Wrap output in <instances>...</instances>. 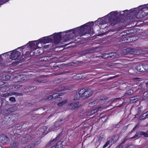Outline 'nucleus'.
I'll use <instances>...</instances> for the list:
<instances>
[{
    "label": "nucleus",
    "mask_w": 148,
    "mask_h": 148,
    "mask_svg": "<svg viewBox=\"0 0 148 148\" xmlns=\"http://www.w3.org/2000/svg\"><path fill=\"white\" fill-rule=\"evenodd\" d=\"M17 131V130L15 128L13 129V130L10 131V134L13 136H16L17 135L16 134Z\"/></svg>",
    "instance_id": "36"
},
{
    "label": "nucleus",
    "mask_w": 148,
    "mask_h": 148,
    "mask_svg": "<svg viewBox=\"0 0 148 148\" xmlns=\"http://www.w3.org/2000/svg\"><path fill=\"white\" fill-rule=\"evenodd\" d=\"M139 99V97L138 96L130 98V102H137Z\"/></svg>",
    "instance_id": "34"
},
{
    "label": "nucleus",
    "mask_w": 148,
    "mask_h": 148,
    "mask_svg": "<svg viewBox=\"0 0 148 148\" xmlns=\"http://www.w3.org/2000/svg\"><path fill=\"white\" fill-rule=\"evenodd\" d=\"M133 48H127L126 49H125L127 54H133Z\"/></svg>",
    "instance_id": "39"
},
{
    "label": "nucleus",
    "mask_w": 148,
    "mask_h": 148,
    "mask_svg": "<svg viewBox=\"0 0 148 148\" xmlns=\"http://www.w3.org/2000/svg\"><path fill=\"white\" fill-rule=\"evenodd\" d=\"M29 53H30V52L28 51H26L25 54L24 58L23 57V54L20 58V62H21L24 61L26 60H28L29 59H28V58L30 56V54H29Z\"/></svg>",
    "instance_id": "14"
},
{
    "label": "nucleus",
    "mask_w": 148,
    "mask_h": 148,
    "mask_svg": "<svg viewBox=\"0 0 148 148\" xmlns=\"http://www.w3.org/2000/svg\"><path fill=\"white\" fill-rule=\"evenodd\" d=\"M21 86H22L21 85H16V86L15 87V88H16L17 89L20 88Z\"/></svg>",
    "instance_id": "64"
},
{
    "label": "nucleus",
    "mask_w": 148,
    "mask_h": 148,
    "mask_svg": "<svg viewBox=\"0 0 148 148\" xmlns=\"http://www.w3.org/2000/svg\"><path fill=\"white\" fill-rule=\"evenodd\" d=\"M62 142L61 141H58L56 145L52 147L51 148H62Z\"/></svg>",
    "instance_id": "25"
},
{
    "label": "nucleus",
    "mask_w": 148,
    "mask_h": 148,
    "mask_svg": "<svg viewBox=\"0 0 148 148\" xmlns=\"http://www.w3.org/2000/svg\"><path fill=\"white\" fill-rule=\"evenodd\" d=\"M138 127V125H136L133 128V129L131 130V132H134L135 130V129Z\"/></svg>",
    "instance_id": "62"
},
{
    "label": "nucleus",
    "mask_w": 148,
    "mask_h": 148,
    "mask_svg": "<svg viewBox=\"0 0 148 148\" xmlns=\"http://www.w3.org/2000/svg\"><path fill=\"white\" fill-rule=\"evenodd\" d=\"M98 102H90L88 105L89 107H93L96 106L98 104Z\"/></svg>",
    "instance_id": "42"
},
{
    "label": "nucleus",
    "mask_w": 148,
    "mask_h": 148,
    "mask_svg": "<svg viewBox=\"0 0 148 148\" xmlns=\"http://www.w3.org/2000/svg\"><path fill=\"white\" fill-rule=\"evenodd\" d=\"M125 32H122L119 34V36L120 37L125 36L126 35Z\"/></svg>",
    "instance_id": "51"
},
{
    "label": "nucleus",
    "mask_w": 148,
    "mask_h": 148,
    "mask_svg": "<svg viewBox=\"0 0 148 148\" xmlns=\"http://www.w3.org/2000/svg\"><path fill=\"white\" fill-rule=\"evenodd\" d=\"M108 60H112L116 57V54L115 53H108Z\"/></svg>",
    "instance_id": "27"
},
{
    "label": "nucleus",
    "mask_w": 148,
    "mask_h": 148,
    "mask_svg": "<svg viewBox=\"0 0 148 148\" xmlns=\"http://www.w3.org/2000/svg\"><path fill=\"white\" fill-rule=\"evenodd\" d=\"M144 91L148 93V87H146V88L144 89Z\"/></svg>",
    "instance_id": "61"
},
{
    "label": "nucleus",
    "mask_w": 148,
    "mask_h": 148,
    "mask_svg": "<svg viewBox=\"0 0 148 148\" xmlns=\"http://www.w3.org/2000/svg\"><path fill=\"white\" fill-rule=\"evenodd\" d=\"M104 137V135L103 133H100L99 135L98 138L97 139V142H98L99 143L103 140Z\"/></svg>",
    "instance_id": "24"
},
{
    "label": "nucleus",
    "mask_w": 148,
    "mask_h": 148,
    "mask_svg": "<svg viewBox=\"0 0 148 148\" xmlns=\"http://www.w3.org/2000/svg\"><path fill=\"white\" fill-rule=\"evenodd\" d=\"M101 49L99 47H93V48H88L80 52V54L85 55L87 54L92 53L94 52H99Z\"/></svg>",
    "instance_id": "5"
},
{
    "label": "nucleus",
    "mask_w": 148,
    "mask_h": 148,
    "mask_svg": "<svg viewBox=\"0 0 148 148\" xmlns=\"http://www.w3.org/2000/svg\"><path fill=\"white\" fill-rule=\"evenodd\" d=\"M8 99L12 102H15L16 101L15 98L14 97H11L8 98Z\"/></svg>",
    "instance_id": "53"
},
{
    "label": "nucleus",
    "mask_w": 148,
    "mask_h": 148,
    "mask_svg": "<svg viewBox=\"0 0 148 148\" xmlns=\"http://www.w3.org/2000/svg\"><path fill=\"white\" fill-rule=\"evenodd\" d=\"M29 45L30 47H34L35 46H36L37 44L36 41H34L29 42L25 46H26V45L28 46Z\"/></svg>",
    "instance_id": "26"
},
{
    "label": "nucleus",
    "mask_w": 148,
    "mask_h": 148,
    "mask_svg": "<svg viewBox=\"0 0 148 148\" xmlns=\"http://www.w3.org/2000/svg\"><path fill=\"white\" fill-rule=\"evenodd\" d=\"M38 48H36L35 49H33L31 50V52H30V56H37L39 54H40L41 53V52L40 51H39L38 52H36V51L37 50Z\"/></svg>",
    "instance_id": "20"
},
{
    "label": "nucleus",
    "mask_w": 148,
    "mask_h": 148,
    "mask_svg": "<svg viewBox=\"0 0 148 148\" xmlns=\"http://www.w3.org/2000/svg\"><path fill=\"white\" fill-rule=\"evenodd\" d=\"M81 102H72L71 103L69 104L68 106L69 108L73 110L75 108H77L79 107L80 106V104L79 103Z\"/></svg>",
    "instance_id": "12"
},
{
    "label": "nucleus",
    "mask_w": 148,
    "mask_h": 148,
    "mask_svg": "<svg viewBox=\"0 0 148 148\" xmlns=\"http://www.w3.org/2000/svg\"><path fill=\"white\" fill-rule=\"evenodd\" d=\"M66 121L65 119H60L55 122L54 125V126L56 128L59 127L63 125Z\"/></svg>",
    "instance_id": "13"
},
{
    "label": "nucleus",
    "mask_w": 148,
    "mask_h": 148,
    "mask_svg": "<svg viewBox=\"0 0 148 148\" xmlns=\"http://www.w3.org/2000/svg\"><path fill=\"white\" fill-rule=\"evenodd\" d=\"M62 33V32L58 33H55L53 35L44 37L39 40V42L45 44L53 42L56 43H58L61 40L62 36L61 34Z\"/></svg>",
    "instance_id": "3"
},
{
    "label": "nucleus",
    "mask_w": 148,
    "mask_h": 148,
    "mask_svg": "<svg viewBox=\"0 0 148 148\" xmlns=\"http://www.w3.org/2000/svg\"><path fill=\"white\" fill-rule=\"evenodd\" d=\"M105 18L102 17L98 19V20H100L99 24L100 25H103L105 24L106 22V21H105Z\"/></svg>",
    "instance_id": "40"
},
{
    "label": "nucleus",
    "mask_w": 148,
    "mask_h": 148,
    "mask_svg": "<svg viewBox=\"0 0 148 148\" xmlns=\"http://www.w3.org/2000/svg\"><path fill=\"white\" fill-rule=\"evenodd\" d=\"M92 93L90 89H85L82 88L79 91V94L81 95V97L83 99L91 96Z\"/></svg>",
    "instance_id": "6"
},
{
    "label": "nucleus",
    "mask_w": 148,
    "mask_h": 148,
    "mask_svg": "<svg viewBox=\"0 0 148 148\" xmlns=\"http://www.w3.org/2000/svg\"><path fill=\"white\" fill-rule=\"evenodd\" d=\"M26 90L28 89L29 91H32L36 89L37 87L35 86H28L26 88Z\"/></svg>",
    "instance_id": "31"
},
{
    "label": "nucleus",
    "mask_w": 148,
    "mask_h": 148,
    "mask_svg": "<svg viewBox=\"0 0 148 148\" xmlns=\"http://www.w3.org/2000/svg\"><path fill=\"white\" fill-rule=\"evenodd\" d=\"M133 54L141 55L142 54V50L138 48L133 49Z\"/></svg>",
    "instance_id": "19"
},
{
    "label": "nucleus",
    "mask_w": 148,
    "mask_h": 148,
    "mask_svg": "<svg viewBox=\"0 0 148 148\" xmlns=\"http://www.w3.org/2000/svg\"><path fill=\"white\" fill-rule=\"evenodd\" d=\"M126 35H127L128 34H129L130 33H132V32H131V30H126L125 31Z\"/></svg>",
    "instance_id": "55"
},
{
    "label": "nucleus",
    "mask_w": 148,
    "mask_h": 148,
    "mask_svg": "<svg viewBox=\"0 0 148 148\" xmlns=\"http://www.w3.org/2000/svg\"><path fill=\"white\" fill-rule=\"evenodd\" d=\"M40 143V141L38 140L34 141L32 143L30 144L28 146L24 148H34L36 146H37Z\"/></svg>",
    "instance_id": "16"
},
{
    "label": "nucleus",
    "mask_w": 148,
    "mask_h": 148,
    "mask_svg": "<svg viewBox=\"0 0 148 148\" xmlns=\"http://www.w3.org/2000/svg\"><path fill=\"white\" fill-rule=\"evenodd\" d=\"M31 140H32L31 136L29 135H28L26 137L22 138L21 141V143L22 144H25L28 141H30Z\"/></svg>",
    "instance_id": "15"
},
{
    "label": "nucleus",
    "mask_w": 148,
    "mask_h": 148,
    "mask_svg": "<svg viewBox=\"0 0 148 148\" xmlns=\"http://www.w3.org/2000/svg\"><path fill=\"white\" fill-rule=\"evenodd\" d=\"M10 140L9 138L5 134H1L0 135V142L3 145L8 144Z\"/></svg>",
    "instance_id": "8"
},
{
    "label": "nucleus",
    "mask_w": 148,
    "mask_h": 148,
    "mask_svg": "<svg viewBox=\"0 0 148 148\" xmlns=\"http://www.w3.org/2000/svg\"><path fill=\"white\" fill-rule=\"evenodd\" d=\"M108 117L107 116H104L101 117L100 119H101V121L103 122H104L107 121L108 120Z\"/></svg>",
    "instance_id": "46"
},
{
    "label": "nucleus",
    "mask_w": 148,
    "mask_h": 148,
    "mask_svg": "<svg viewBox=\"0 0 148 148\" xmlns=\"http://www.w3.org/2000/svg\"><path fill=\"white\" fill-rule=\"evenodd\" d=\"M116 137V136L115 135L113 136L112 137L108 140L109 141H110V142L112 144L115 143L116 142V139L115 138V137Z\"/></svg>",
    "instance_id": "37"
},
{
    "label": "nucleus",
    "mask_w": 148,
    "mask_h": 148,
    "mask_svg": "<svg viewBox=\"0 0 148 148\" xmlns=\"http://www.w3.org/2000/svg\"><path fill=\"white\" fill-rule=\"evenodd\" d=\"M57 96H58L57 97H54V99H53V101H54V102H55V101H60L61 100V99H62V98L61 97H60L59 96V95H57Z\"/></svg>",
    "instance_id": "44"
},
{
    "label": "nucleus",
    "mask_w": 148,
    "mask_h": 148,
    "mask_svg": "<svg viewBox=\"0 0 148 148\" xmlns=\"http://www.w3.org/2000/svg\"><path fill=\"white\" fill-rule=\"evenodd\" d=\"M107 108V107L103 105L97 107L95 109L91 110L87 112V115L88 116H91L95 114L97 111H101L102 109H105Z\"/></svg>",
    "instance_id": "7"
},
{
    "label": "nucleus",
    "mask_w": 148,
    "mask_h": 148,
    "mask_svg": "<svg viewBox=\"0 0 148 148\" xmlns=\"http://www.w3.org/2000/svg\"><path fill=\"white\" fill-rule=\"evenodd\" d=\"M122 62L121 60H118L116 61V62H114L115 66L118 65H122L121 62Z\"/></svg>",
    "instance_id": "49"
},
{
    "label": "nucleus",
    "mask_w": 148,
    "mask_h": 148,
    "mask_svg": "<svg viewBox=\"0 0 148 148\" xmlns=\"http://www.w3.org/2000/svg\"><path fill=\"white\" fill-rule=\"evenodd\" d=\"M11 95L10 93H5L3 95V96L5 98H2L0 99L1 100V102H8V98L7 97L9 95Z\"/></svg>",
    "instance_id": "21"
},
{
    "label": "nucleus",
    "mask_w": 148,
    "mask_h": 148,
    "mask_svg": "<svg viewBox=\"0 0 148 148\" xmlns=\"http://www.w3.org/2000/svg\"><path fill=\"white\" fill-rule=\"evenodd\" d=\"M120 14L118 15V13L116 11L112 12L108 14V20L110 23L112 25H114L120 22H122L123 20L125 19L126 16L131 17V16L134 15L135 17L137 18H140L144 17L147 15L145 13L143 12L140 10L136 13L135 10L129 12L127 10L120 12Z\"/></svg>",
    "instance_id": "1"
},
{
    "label": "nucleus",
    "mask_w": 148,
    "mask_h": 148,
    "mask_svg": "<svg viewBox=\"0 0 148 148\" xmlns=\"http://www.w3.org/2000/svg\"><path fill=\"white\" fill-rule=\"evenodd\" d=\"M21 56V53L16 50H14L10 55V58L12 60H16Z\"/></svg>",
    "instance_id": "10"
},
{
    "label": "nucleus",
    "mask_w": 148,
    "mask_h": 148,
    "mask_svg": "<svg viewBox=\"0 0 148 148\" xmlns=\"http://www.w3.org/2000/svg\"><path fill=\"white\" fill-rule=\"evenodd\" d=\"M14 95H16L17 96H22L23 95V94L22 93L14 92Z\"/></svg>",
    "instance_id": "56"
},
{
    "label": "nucleus",
    "mask_w": 148,
    "mask_h": 148,
    "mask_svg": "<svg viewBox=\"0 0 148 148\" xmlns=\"http://www.w3.org/2000/svg\"><path fill=\"white\" fill-rule=\"evenodd\" d=\"M140 10L143 12H144V13H145V14L146 15L148 13V7L146 6L142 8Z\"/></svg>",
    "instance_id": "35"
},
{
    "label": "nucleus",
    "mask_w": 148,
    "mask_h": 148,
    "mask_svg": "<svg viewBox=\"0 0 148 148\" xmlns=\"http://www.w3.org/2000/svg\"><path fill=\"white\" fill-rule=\"evenodd\" d=\"M10 145L12 148H17L19 146V144L18 143L13 142L11 143Z\"/></svg>",
    "instance_id": "32"
},
{
    "label": "nucleus",
    "mask_w": 148,
    "mask_h": 148,
    "mask_svg": "<svg viewBox=\"0 0 148 148\" xmlns=\"http://www.w3.org/2000/svg\"><path fill=\"white\" fill-rule=\"evenodd\" d=\"M81 97V95L79 94V91L78 93L75 92L74 93V96L73 97V99L71 101H76L79 99Z\"/></svg>",
    "instance_id": "22"
},
{
    "label": "nucleus",
    "mask_w": 148,
    "mask_h": 148,
    "mask_svg": "<svg viewBox=\"0 0 148 148\" xmlns=\"http://www.w3.org/2000/svg\"><path fill=\"white\" fill-rule=\"evenodd\" d=\"M107 32H104V33H103L99 34V35H98V36H102L103 35H104L106 34H107Z\"/></svg>",
    "instance_id": "63"
},
{
    "label": "nucleus",
    "mask_w": 148,
    "mask_h": 148,
    "mask_svg": "<svg viewBox=\"0 0 148 148\" xmlns=\"http://www.w3.org/2000/svg\"><path fill=\"white\" fill-rule=\"evenodd\" d=\"M57 93H54L53 95H51L44 97L42 98L41 99V100L42 101H47L52 100V101H53V99H54V98L58 96H57Z\"/></svg>",
    "instance_id": "11"
},
{
    "label": "nucleus",
    "mask_w": 148,
    "mask_h": 148,
    "mask_svg": "<svg viewBox=\"0 0 148 148\" xmlns=\"http://www.w3.org/2000/svg\"><path fill=\"white\" fill-rule=\"evenodd\" d=\"M110 141H109L108 140L107 141L106 143L103 146V148H106V147H107L108 146V145L110 144Z\"/></svg>",
    "instance_id": "52"
},
{
    "label": "nucleus",
    "mask_w": 148,
    "mask_h": 148,
    "mask_svg": "<svg viewBox=\"0 0 148 148\" xmlns=\"http://www.w3.org/2000/svg\"><path fill=\"white\" fill-rule=\"evenodd\" d=\"M66 103V102H59V103L58 104V106H62Z\"/></svg>",
    "instance_id": "58"
},
{
    "label": "nucleus",
    "mask_w": 148,
    "mask_h": 148,
    "mask_svg": "<svg viewBox=\"0 0 148 148\" xmlns=\"http://www.w3.org/2000/svg\"><path fill=\"white\" fill-rule=\"evenodd\" d=\"M25 124H17L15 125V128L17 130H19L21 128L22 129H25V127H23L24 125Z\"/></svg>",
    "instance_id": "29"
},
{
    "label": "nucleus",
    "mask_w": 148,
    "mask_h": 148,
    "mask_svg": "<svg viewBox=\"0 0 148 148\" xmlns=\"http://www.w3.org/2000/svg\"><path fill=\"white\" fill-rule=\"evenodd\" d=\"M128 137H127L126 136L125 138L124 139L123 141L122 142L123 143H124L127 140H128Z\"/></svg>",
    "instance_id": "59"
},
{
    "label": "nucleus",
    "mask_w": 148,
    "mask_h": 148,
    "mask_svg": "<svg viewBox=\"0 0 148 148\" xmlns=\"http://www.w3.org/2000/svg\"><path fill=\"white\" fill-rule=\"evenodd\" d=\"M136 69L138 71L140 72H143L145 71L144 68V63L136 65Z\"/></svg>",
    "instance_id": "17"
},
{
    "label": "nucleus",
    "mask_w": 148,
    "mask_h": 148,
    "mask_svg": "<svg viewBox=\"0 0 148 148\" xmlns=\"http://www.w3.org/2000/svg\"><path fill=\"white\" fill-rule=\"evenodd\" d=\"M146 117L148 118V111L146 113H143L141 115L139 118L140 119H143Z\"/></svg>",
    "instance_id": "38"
},
{
    "label": "nucleus",
    "mask_w": 148,
    "mask_h": 148,
    "mask_svg": "<svg viewBox=\"0 0 148 148\" xmlns=\"http://www.w3.org/2000/svg\"><path fill=\"white\" fill-rule=\"evenodd\" d=\"M66 89V88L63 86L60 85L58 88H56V90L58 92H60L65 90Z\"/></svg>",
    "instance_id": "33"
},
{
    "label": "nucleus",
    "mask_w": 148,
    "mask_h": 148,
    "mask_svg": "<svg viewBox=\"0 0 148 148\" xmlns=\"http://www.w3.org/2000/svg\"><path fill=\"white\" fill-rule=\"evenodd\" d=\"M63 132H60L59 134L56 137V138H55L53 139L50 142V143H51L53 142L56 141L57 140H59L60 138V137L63 135Z\"/></svg>",
    "instance_id": "30"
},
{
    "label": "nucleus",
    "mask_w": 148,
    "mask_h": 148,
    "mask_svg": "<svg viewBox=\"0 0 148 148\" xmlns=\"http://www.w3.org/2000/svg\"><path fill=\"white\" fill-rule=\"evenodd\" d=\"M15 78L18 79V82H22L24 80V77H21V76L20 75L16 77Z\"/></svg>",
    "instance_id": "43"
},
{
    "label": "nucleus",
    "mask_w": 148,
    "mask_h": 148,
    "mask_svg": "<svg viewBox=\"0 0 148 148\" xmlns=\"http://www.w3.org/2000/svg\"><path fill=\"white\" fill-rule=\"evenodd\" d=\"M47 126H43L38 129L37 131V133H39V134H43L47 131Z\"/></svg>",
    "instance_id": "18"
},
{
    "label": "nucleus",
    "mask_w": 148,
    "mask_h": 148,
    "mask_svg": "<svg viewBox=\"0 0 148 148\" xmlns=\"http://www.w3.org/2000/svg\"><path fill=\"white\" fill-rule=\"evenodd\" d=\"M45 82V79H44L42 78H40L34 80V81L33 82L34 83H36L37 82H38L39 83H44Z\"/></svg>",
    "instance_id": "28"
},
{
    "label": "nucleus",
    "mask_w": 148,
    "mask_h": 148,
    "mask_svg": "<svg viewBox=\"0 0 148 148\" xmlns=\"http://www.w3.org/2000/svg\"><path fill=\"white\" fill-rule=\"evenodd\" d=\"M133 91L131 89H129L127 90V92L125 93L124 96H126V95H129L133 93Z\"/></svg>",
    "instance_id": "41"
},
{
    "label": "nucleus",
    "mask_w": 148,
    "mask_h": 148,
    "mask_svg": "<svg viewBox=\"0 0 148 148\" xmlns=\"http://www.w3.org/2000/svg\"><path fill=\"white\" fill-rule=\"evenodd\" d=\"M9 102H1V107L3 108H8L3 110V114L4 116H8L12 112H14L17 110V105L16 104H10Z\"/></svg>",
    "instance_id": "4"
},
{
    "label": "nucleus",
    "mask_w": 148,
    "mask_h": 148,
    "mask_svg": "<svg viewBox=\"0 0 148 148\" xmlns=\"http://www.w3.org/2000/svg\"><path fill=\"white\" fill-rule=\"evenodd\" d=\"M142 136H143L144 137L146 138L148 137V131L147 132H144L139 131L136 132L135 134L131 138V139H134L137 138V139L141 137Z\"/></svg>",
    "instance_id": "9"
},
{
    "label": "nucleus",
    "mask_w": 148,
    "mask_h": 148,
    "mask_svg": "<svg viewBox=\"0 0 148 148\" xmlns=\"http://www.w3.org/2000/svg\"><path fill=\"white\" fill-rule=\"evenodd\" d=\"M142 54L145 55V54H148V51L145 50V51H142Z\"/></svg>",
    "instance_id": "57"
},
{
    "label": "nucleus",
    "mask_w": 148,
    "mask_h": 148,
    "mask_svg": "<svg viewBox=\"0 0 148 148\" xmlns=\"http://www.w3.org/2000/svg\"><path fill=\"white\" fill-rule=\"evenodd\" d=\"M108 98V97H101L100 98V101H105L106 100H107Z\"/></svg>",
    "instance_id": "50"
},
{
    "label": "nucleus",
    "mask_w": 148,
    "mask_h": 148,
    "mask_svg": "<svg viewBox=\"0 0 148 148\" xmlns=\"http://www.w3.org/2000/svg\"><path fill=\"white\" fill-rule=\"evenodd\" d=\"M143 96H145L148 98V93L146 92H144L143 94Z\"/></svg>",
    "instance_id": "60"
},
{
    "label": "nucleus",
    "mask_w": 148,
    "mask_h": 148,
    "mask_svg": "<svg viewBox=\"0 0 148 148\" xmlns=\"http://www.w3.org/2000/svg\"><path fill=\"white\" fill-rule=\"evenodd\" d=\"M144 68L145 71L147 72L148 71V64L144 63Z\"/></svg>",
    "instance_id": "48"
},
{
    "label": "nucleus",
    "mask_w": 148,
    "mask_h": 148,
    "mask_svg": "<svg viewBox=\"0 0 148 148\" xmlns=\"http://www.w3.org/2000/svg\"><path fill=\"white\" fill-rule=\"evenodd\" d=\"M5 80H7L10 79V76L8 75H5Z\"/></svg>",
    "instance_id": "54"
},
{
    "label": "nucleus",
    "mask_w": 148,
    "mask_h": 148,
    "mask_svg": "<svg viewBox=\"0 0 148 148\" xmlns=\"http://www.w3.org/2000/svg\"><path fill=\"white\" fill-rule=\"evenodd\" d=\"M102 58L104 59H107L108 60V53H104L102 55V56H101Z\"/></svg>",
    "instance_id": "47"
},
{
    "label": "nucleus",
    "mask_w": 148,
    "mask_h": 148,
    "mask_svg": "<svg viewBox=\"0 0 148 148\" xmlns=\"http://www.w3.org/2000/svg\"><path fill=\"white\" fill-rule=\"evenodd\" d=\"M124 97H122L121 98H116L110 100V101H111V102H113L114 101H116L118 100L121 101H127L129 99L128 98H125V99H124Z\"/></svg>",
    "instance_id": "23"
},
{
    "label": "nucleus",
    "mask_w": 148,
    "mask_h": 148,
    "mask_svg": "<svg viewBox=\"0 0 148 148\" xmlns=\"http://www.w3.org/2000/svg\"><path fill=\"white\" fill-rule=\"evenodd\" d=\"M93 25H94L93 22L90 23H88L80 27L76 28L74 29L66 31L63 32L67 33L72 32V33L71 34H74V35L76 36H78L79 35L83 36L86 34H90L91 29V26Z\"/></svg>",
    "instance_id": "2"
},
{
    "label": "nucleus",
    "mask_w": 148,
    "mask_h": 148,
    "mask_svg": "<svg viewBox=\"0 0 148 148\" xmlns=\"http://www.w3.org/2000/svg\"><path fill=\"white\" fill-rule=\"evenodd\" d=\"M107 65H108V67H109L111 68H112L114 67L115 66V65L114 62H113V63H112L111 62H109L107 64Z\"/></svg>",
    "instance_id": "45"
}]
</instances>
